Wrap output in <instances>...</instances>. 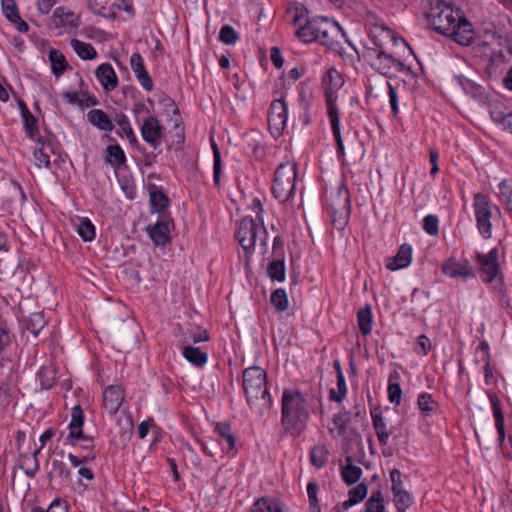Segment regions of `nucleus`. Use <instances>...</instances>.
<instances>
[{
  "label": "nucleus",
  "instance_id": "obj_1",
  "mask_svg": "<svg viewBox=\"0 0 512 512\" xmlns=\"http://www.w3.org/2000/svg\"><path fill=\"white\" fill-rule=\"evenodd\" d=\"M428 3L430 9L425 15L434 31L450 37L463 46L473 42L472 24L465 18L461 9L443 0H428Z\"/></svg>",
  "mask_w": 512,
  "mask_h": 512
},
{
  "label": "nucleus",
  "instance_id": "obj_2",
  "mask_svg": "<svg viewBox=\"0 0 512 512\" xmlns=\"http://www.w3.org/2000/svg\"><path fill=\"white\" fill-rule=\"evenodd\" d=\"M309 404L296 388L284 389L281 397V426L286 434L299 437L307 427Z\"/></svg>",
  "mask_w": 512,
  "mask_h": 512
},
{
  "label": "nucleus",
  "instance_id": "obj_3",
  "mask_svg": "<svg viewBox=\"0 0 512 512\" xmlns=\"http://www.w3.org/2000/svg\"><path fill=\"white\" fill-rule=\"evenodd\" d=\"M296 37L303 43L319 42L330 49H336L340 44V38L344 36L342 27L327 17H313L300 26Z\"/></svg>",
  "mask_w": 512,
  "mask_h": 512
},
{
  "label": "nucleus",
  "instance_id": "obj_4",
  "mask_svg": "<svg viewBox=\"0 0 512 512\" xmlns=\"http://www.w3.org/2000/svg\"><path fill=\"white\" fill-rule=\"evenodd\" d=\"M343 85V79L335 68H330L322 78V86L326 98L327 114L331 124V130L337 144L339 155H345L344 143L341 137L339 109L336 101L337 91Z\"/></svg>",
  "mask_w": 512,
  "mask_h": 512
},
{
  "label": "nucleus",
  "instance_id": "obj_5",
  "mask_svg": "<svg viewBox=\"0 0 512 512\" xmlns=\"http://www.w3.org/2000/svg\"><path fill=\"white\" fill-rule=\"evenodd\" d=\"M243 389L250 407L269 409L272 403L267 388V373L259 366H251L243 371Z\"/></svg>",
  "mask_w": 512,
  "mask_h": 512
},
{
  "label": "nucleus",
  "instance_id": "obj_6",
  "mask_svg": "<svg viewBox=\"0 0 512 512\" xmlns=\"http://www.w3.org/2000/svg\"><path fill=\"white\" fill-rule=\"evenodd\" d=\"M475 262L479 271L480 278L483 283L491 284L499 279V294L505 296L504 276L500 268V250L499 246L493 247L487 253L476 252Z\"/></svg>",
  "mask_w": 512,
  "mask_h": 512
},
{
  "label": "nucleus",
  "instance_id": "obj_7",
  "mask_svg": "<svg viewBox=\"0 0 512 512\" xmlns=\"http://www.w3.org/2000/svg\"><path fill=\"white\" fill-rule=\"evenodd\" d=\"M297 166L294 162L281 163L274 173L272 194L279 203H286L295 195Z\"/></svg>",
  "mask_w": 512,
  "mask_h": 512
},
{
  "label": "nucleus",
  "instance_id": "obj_8",
  "mask_svg": "<svg viewBox=\"0 0 512 512\" xmlns=\"http://www.w3.org/2000/svg\"><path fill=\"white\" fill-rule=\"evenodd\" d=\"M236 238L246 253H249L256 245L257 240L262 246L267 245V231L262 218L259 221L252 217H244L236 232Z\"/></svg>",
  "mask_w": 512,
  "mask_h": 512
},
{
  "label": "nucleus",
  "instance_id": "obj_9",
  "mask_svg": "<svg viewBox=\"0 0 512 512\" xmlns=\"http://www.w3.org/2000/svg\"><path fill=\"white\" fill-rule=\"evenodd\" d=\"M473 209L478 232L484 239H490L492 237V219L501 215L500 208L492 204L486 195L477 193L473 198Z\"/></svg>",
  "mask_w": 512,
  "mask_h": 512
},
{
  "label": "nucleus",
  "instance_id": "obj_10",
  "mask_svg": "<svg viewBox=\"0 0 512 512\" xmlns=\"http://www.w3.org/2000/svg\"><path fill=\"white\" fill-rule=\"evenodd\" d=\"M351 212L350 192L347 186L342 183L339 185L336 195L332 198L329 205V213L332 224L338 230H343L348 223Z\"/></svg>",
  "mask_w": 512,
  "mask_h": 512
},
{
  "label": "nucleus",
  "instance_id": "obj_11",
  "mask_svg": "<svg viewBox=\"0 0 512 512\" xmlns=\"http://www.w3.org/2000/svg\"><path fill=\"white\" fill-rule=\"evenodd\" d=\"M267 118L270 133L278 138L282 135L287 123V104L283 95L271 102Z\"/></svg>",
  "mask_w": 512,
  "mask_h": 512
},
{
  "label": "nucleus",
  "instance_id": "obj_12",
  "mask_svg": "<svg viewBox=\"0 0 512 512\" xmlns=\"http://www.w3.org/2000/svg\"><path fill=\"white\" fill-rule=\"evenodd\" d=\"M486 394L491 404V409L495 420L497 441L503 450H507L508 447L512 448V436L509 435L508 437H506L504 413L502 410L500 399L495 393L491 391H486Z\"/></svg>",
  "mask_w": 512,
  "mask_h": 512
},
{
  "label": "nucleus",
  "instance_id": "obj_13",
  "mask_svg": "<svg viewBox=\"0 0 512 512\" xmlns=\"http://www.w3.org/2000/svg\"><path fill=\"white\" fill-rule=\"evenodd\" d=\"M375 58L371 66L383 75L391 74L392 72H403L411 74V68L405 65L402 61L396 59L391 54H387L381 50H374Z\"/></svg>",
  "mask_w": 512,
  "mask_h": 512
},
{
  "label": "nucleus",
  "instance_id": "obj_14",
  "mask_svg": "<svg viewBox=\"0 0 512 512\" xmlns=\"http://www.w3.org/2000/svg\"><path fill=\"white\" fill-rule=\"evenodd\" d=\"M85 421V414L80 405H75L72 408L71 420L68 425L69 434L67 440L71 445H75V441H91L92 436L85 435L83 432V426Z\"/></svg>",
  "mask_w": 512,
  "mask_h": 512
},
{
  "label": "nucleus",
  "instance_id": "obj_15",
  "mask_svg": "<svg viewBox=\"0 0 512 512\" xmlns=\"http://www.w3.org/2000/svg\"><path fill=\"white\" fill-rule=\"evenodd\" d=\"M141 136L153 149H158L163 136V127L160 121L154 116L144 119L140 128Z\"/></svg>",
  "mask_w": 512,
  "mask_h": 512
},
{
  "label": "nucleus",
  "instance_id": "obj_16",
  "mask_svg": "<svg viewBox=\"0 0 512 512\" xmlns=\"http://www.w3.org/2000/svg\"><path fill=\"white\" fill-rule=\"evenodd\" d=\"M473 40L476 45L483 48V53L485 54H494L496 53V45L502 46L504 42H507V39L501 35H499L493 27L485 28L479 36Z\"/></svg>",
  "mask_w": 512,
  "mask_h": 512
},
{
  "label": "nucleus",
  "instance_id": "obj_17",
  "mask_svg": "<svg viewBox=\"0 0 512 512\" xmlns=\"http://www.w3.org/2000/svg\"><path fill=\"white\" fill-rule=\"evenodd\" d=\"M124 397V389L120 385L107 386L103 391V407L113 415L119 410Z\"/></svg>",
  "mask_w": 512,
  "mask_h": 512
},
{
  "label": "nucleus",
  "instance_id": "obj_18",
  "mask_svg": "<svg viewBox=\"0 0 512 512\" xmlns=\"http://www.w3.org/2000/svg\"><path fill=\"white\" fill-rule=\"evenodd\" d=\"M441 271L443 274L449 276L450 278L461 277L463 279H467L473 278L475 276L471 266L467 261L458 262L454 258H449L443 262Z\"/></svg>",
  "mask_w": 512,
  "mask_h": 512
},
{
  "label": "nucleus",
  "instance_id": "obj_19",
  "mask_svg": "<svg viewBox=\"0 0 512 512\" xmlns=\"http://www.w3.org/2000/svg\"><path fill=\"white\" fill-rule=\"evenodd\" d=\"M171 219H162L154 225H149L146 229L150 239L156 246H165L170 242V224Z\"/></svg>",
  "mask_w": 512,
  "mask_h": 512
},
{
  "label": "nucleus",
  "instance_id": "obj_20",
  "mask_svg": "<svg viewBox=\"0 0 512 512\" xmlns=\"http://www.w3.org/2000/svg\"><path fill=\"white\" fill-rule=\"evenodd\" d=\"M370 414L372 419V426L377 436L378 442L381 446H386L388 444L390 435L393 433V428H388L387 423L382 416L380 407H374L371 409Z\"/></svg>",
  "mask_w": 512,
  "mask_h": 512
},
{
  "label": "nucleus",
  "instance_id": "obj_21",
  "mask_svg": "<svg viewBox=\"0 0 512 512\" xmlns=\"http://www.w3.org/2000/svg\"><path fill=\"white\" fill-rule=\"evenodd\" d=\"M95 76L106 92L113 91L118 86V77L109 63L100 64L95 70Z\"/></svg>",
  "mask_w": 512,
  "mask_h": 512
},
{
  "label": "nucleus",
  "instance_id": "obj_22",
  "mask_svg": "<svg viewBox=\"0 0 512 512\" xmlns=\"http://www.w3.org/2000/svg\"><path fill=\"white\" fill-rule=\"evenodd\" d=\"M412 261V247L410 244H402L393 258H388L386 268L391 271L406 268Z\"/></svg>",
  "mask_w": 512,
  "mask_h": 512
},
{
  "label": "nucleus",
  "instance_id": "obj_23",
  "mask_svg": "<svg viewBox=\"0 0 512 512\" xmlns=\"http://www.w3.org/2000/svg\"><path fill=\"white\" fill-rule=\"evenodd\" d=\"M148 190L150 211L152 213H162L169 206L168 196L154 184L149 185Z\"/></svg>",
  "mask_w": 512,
  "mask_h": 512
},
{
  "label": "nucleus",
  "instance_id": "obj_24",
  "mask_svg": "<svg viewBox=\"0 0 512 512\" xmlns=\"http://www.w3.org/2000/svg\"><path fill=\"white\" fill-rule=\"evenodd\" d=\"M215 432L219 437V443L223 446V450L230 452L234 450L236 437L232 432L231 425L227 422L217 423L215 425Z\"/></svg>",
  "mask_w": 512,
  "mask_h": 512
},
{
  "label": "nucleus",
  "instance_id": "obj_25",
  "mask_svg": "<svg viewBox=\"0 0 512 512\" xmlns=\"http://www.w3.org/2000/svg\"><path fill=\"white\" fill-rule=\"evenodd\" d=\"M87 119L91 125L97 127L101 131L111 132L114 129V124L110 117L102 109H91L87 113Z\"/></svg>",
  "mask_w": 512,
  "mask_h": 512
},
{
  "label": "nucleus",
  "instance_id": "obj_26",
  "mask_svg": "<svg viewBox=\"0 0 512 512\" xmlns=\"http://www.w3.org/2000/svg\"><path fill=\"white\" fill-rule=\"evenodd\" d=\"M39 453L40 449H37L33 453H23L20 455L19 467L29 478H34L39 470Z\"/></svg>",
  "mask_w": 512,
  "mask_h": 512
},
{
  "label": "nucleus",
  "instance_id": "obj_27",
  "mask_svg": "<svg viewBox=\"0 0 512 512\" xmlns=\"http://www.w3.org/2000/svg\"><path fill=\"white\" fill-rule=\"evenodd\" d=\"M114 120L120 128V130L117 131V134L121 137L125 135L129 143L133 146L136 145L138 147V150L142 152L141 148L139 147L138 139L135 136V133L132 129L128 117L125 114L120 113L116 115Z\"/></svg>",
  "mask_w": 512,
  "mask_h": 512
},
{
  "label": "nucleus",
  "instance_id": "obj_28",
  "mask_svg": "<svg viewBox=\"0 0 512 512\" xmlns=\"http://www.w3.org/2000/svg\"><path fill=\"white\" fill-rule=\"evenodd\" d=\"M345 466L342 467L341 477L345 484L353 485L359 481L361 478L363 471L359 466L353 464L352 457L348 456L345 459Z\"/></svg>",
  "mask_w": 512,
  "mask_h": 512
},
{
  "label": "nucleus",
  "instance_id": "obj_29",
  "mask_svg": "<svg viewBox=\"0 0 512 512\" xmlns=\"http://www.w3.org/2000/svg\"><path fill=\"white\" fill-rule=\"evenodd\" d=\"M105 153V162L115 169H120L126 164V155L118 144L107 146Z\"/></svg>",
  "mask_w": 512,
  "mask_h": 512
},
{
  "label": "nucleus",
  "instance_id": "obj_30",
  "mask_svg": "<svg viewBox=\"0 0 512 512\" xmlns=\"http://www.w3.org/2000/svg\"><path fill=\"white\" fill-rule=\"evenodd\" d=\"M184 358L197 367H203L208 361L207 353L194 346H185L182 352Z\"/></svg>",
  "mask_w": 512,
  "mask_h": 512
},
{
  "label": "nucleus",
  "instance_id": "obj_31",
  "mask_svg": "<svg viewBox=\"0 0 512 512\" xmlns=\"http://www.w3.org/2000/svg\"><path fill=\"white\" fill-rule=\"evenodd\" d=\"M70 45L78 57L83 60H93L97 57V51L90 43L73 38L70 41Z\"/></svg>",
  "mask_w": 512,
  "mask_h": 512
},
{
  "label": "nucleus",
  "instance_id": "obj_32",
  "mask_svg": "<svg viewBox=\"0 0 512 512\" xmlns=\"http://www.w3.org/2000/svg\"><path fill=\"white\" fill-rule=\"evenodd\" d=\"M417 405L421 413L426 417L433 415L439 406L432 398V395L427 392H423L418 395Z\"/></svg>",
  "mask_w": 512,
  "mask_h": 512
},
{
  "label": "nucleus",
  "instance_id": "obj_33",
  "mask_svg": "<svg viewBox=\"0 0 512 512\" xmlns=\"http://www.w3.org/2000/svg\"><path fill=\"white\" fill-rule=\"evenodd\" d=\"M48 477L51 479L53 477L60 478L63 482L71 483V472L66 466V464L59 459H53L51 462V470L48 472Z\"/></svg>",
  "mask_w": 512,
  "mask_h": 512
},
{
  "label": "nucleus",
  "instance_id": "obj_34",
  "mask_svg": "<svg viewBox=\"0 0 512 512\" xmlns=\"http://www.w3.org/2000/svg\"><path fill=\"white\" fill-rule=\"evenodd\" d=\"M22 120L24 125V130L26 132V135L36 141L37 143H41V137H38L39 129L37 125V119L36 117L30 112H26L22 114Z\"/></svg>",
  "mask_w": 512,
  "mask_h": 512
},
{
  "label": "nucleus",
  "instance_id": "obj_35",
  "mask_svg": "<svg viewBox=\"0 0 512 512\" xmlns=\"http://www.w3.org/2000/svg\"><path fill=\"white\" fill-rule=\"evenodd\" d=\"M358 327L360 332L366 336L369 335L372 331V310L369 305L365 308L360 309L357 313Z\"/></svg>",
  "mask_w": 512,
  "mask_h": 512
},
{
  "label": "nucleus",
  "instance_id": "obj_36",
  "mask_svg": "<svg viewBox=\"0 0 512 512\" xmlns=\"http://www.w3.org/2000/svg\"><path fill=\"white\" fill-rule=\"evenodd\" d=\"M46 320L44 314L41 312L32 313L25 321L23 327L31 332L34 336H37L40 331L45 327Z\"/></svg>",
  "mask_w": 512,
  "mask_h": 512
},
{
  "label": "nucleus",
  "instance_id": "obj_37",
  "mask_svg": "<svg viewBox=\"0 0 512 512\" xmlns=\"http://www.w3.org/2000/svg\"><path fill=\"white\" fill-rule=\"evenodd\" d=\"M49 60L51 62L52 72L55 76H60L64 73L67 68V61L62 52L56 49H52L49 52Z\"/></svg>",
  "mask_w": 512,
  "mask_h": 512
},
{
  "label": "nucleus",
  "instance_id": "obj_38",
  "mask_svg": "<svg viewBox=\"0 0 512 512\" xmlns=\"http://www.w3.org/2000/svg\"><path fill=\"white\" fill-rule=\"evenodd\" d=\"M385 504L381 490L372 491L370 497L365 502L363 512H384Z\"/></svg>",
  "mask_w": 512,
  "mask_h": 512
},
{
  "label": "nucleus",
  "instance_id": "obj_39",
  "mask_svg": "<svg viewBox=\"0 0 512 512\" xmlns=\"http://www.w3.org/2000/svg\"><path fill=\"white\" fill-rule=\"evenodd\" d=\"M267 273L272 281L283 282L286 274L284 259L280 258L270 262L267 267Z\"/></svg>",
  "mask_w": 512,
  "mask_h": 512
},
{
  "label": "nucleus",
  "instance_id": "obj_40",
  "mask_svg": "<svg viewBox=\"0 0 512 512\" xmlns=\"http://www.w3.org/2000/svg\"><path fill=\"white\" fill-rule=\"evenodd\" d=\"M328 449L323 445L315 446L311 449V464L316 468H323L328 462Z\"/></svg>",
  "mask_w": 512,
  "mask_h": 512
},
{
  "label": "nucleus",
  "instance_id": "obj_41",
  "mask_svg": "<svg viewBox=\"0 0 512 512\" xmlns=\"http://www.w3.org/2000/svg\"><path fill=\"white\" fill-rule=\"evenodd\" d=\"M490 115L495 123L501 125L503 129L512 133V111L506 112L495 108L491 110Z\"/></svg>",
  "mask_w": 512,
  "mask_h": 512
},
{
  "label": "nucleus",
  "instance_id": "obj_42",
  "mask_svg": "<svg viewBox=\"0 0 512 512\" xmlns=\"http://www.w3.org/2000/svg\"><path fill=\"white\" fill-rule=\"evenodd\" d=\"M393 502L398 512H405L413 503V497L406 490L393 493Z\"/></svg>",
  "mask_w": 512,
  "mask_h": 512
},
{
  "label": "nucleus",
  "instance_id": "obj_43",
  "mask_svg": "<svg viewBox=\"0 0 512 512\" xmlns=\"http://www.w3.org/2000/svg\"><path fill=\"white\" fill-rule=\"evenodd\" d=\"M77 233L85 242L92 241L95 236V226L88 218H82L77 227Z\"/></svg>",
  "mask_w": 512,
  "mask_h": 512
},
{
  "label": "nucleus",
  "instance_id": "obj_44",
  "mask_svg": "<svg viewBox=\"0 0 512 512\" xmlns=\"http://www.w3.org/2000/svg\"><path fill=\"white\" fill-rule=\"evenodd\" d=\"M270 301L278 312H283L288 308L289 301L287 293L283 288L274 290L271 294Z\"/></svg>",
  "mask_w": 512,
  "mask_h": 512
},
{
  "label": "nucleus",
  "instance_id": "obj_45",
  "mask_svg": "<svg viewBox=\"0 0 512 512\" xmlns=\"http://www.w3.org/2000/svg\"><path fill=\"white\" fill-rule=\"evenodd\" d=\"M499 198L512 213V180L504 179L499 184Z\"/></svg>",
  "mask_w": 512,
  "mask_h": 512
},
{
  "label": "nucleus",
  "instance_id": "obj_46",
  "mask_svg": "<svg viewBox=\"0 0 512 512\" xmlns=\"http://www.w3.org/2000/svg\"><path fill=\"white\" fill-rule=\"evenodd\" d=\"M111 0H88V5L91 11L103 17H109L115 13L110 8Z\"/></svg>",
  "mask_w": 512,
  "mask_h": 512
},
{
  "label": "nucleus",
  "instance_id": "obj_47",
  "mask_svg": "<svg viewBox=\"0 0 512 512\" xmlns=\"http://www.w3.org/2000/svg\"><path fill=\"white\" fill-rule=\"evenodd\" d=\"M212 150H213V181L214 185L216 187L220 186V178L222 173V160H221V153L217 146V144L213 141L212 142Z\"/></svg>",
  "mask_w": 512,
  "mask_h": 512
},
{
  "label": "nucleus",
  "instance_id": "obj_48",
  "mask_svg": "<svg viewBox=\"0 0 512 512\" xmlns=\"http://www.w3.org/2000/svg\"><path fill=\"white\" fill-rule=\"evenodd\" d=\"M347 386L344 375L337 377V391L331 389L329 392V399L333 402L340 403L346 398Z\"/></svg>",
  "mask_w": 512,
  "mask_h": 512
},
{
  "label": "nucleus",
  "instance_id": "obj_49",
  "mask_svg": "<svg viewBox=\"0 0 512 512\" xmlns=\"http://www.w3.org/2000/svg\"><path fill=\"white\" fill-rule=\"evenodd\" d=\"M423 230L430 236H437L439 234V219L436 215L429 214L423 218Z\"/></svg>",
  "mask_w": 512,
  "mask_h": 512
},
{
  "label": "nucleus",
  "instance_id": "obj_50",
  "mask_svg": "<svg viewBox=\"0 0 512 512\" xmlns=\"http://www.w3.org/2000/svg\"><path fill=\"white\" fill-rule=\"evenodd\" d=\"M2 11L9 21L20 20V14L15 0H1Z\"/></svg>",
  "mask_w": 512,
  "mask_h": 512
},
{
  "label": "nucleus",
  "instance_id": "obj_51",
  "mask_svg": "<svg viewBox=\"0 0 512 512\" xmlns=\"http://www.w3.org/2000/svg\"><path fill=\"white\" fill-rule=\"evenodd\" d=\"M219 39L226 45H233L238 40V33L232 26L224 25L220 29Z\"/></svg>",
  "mask_w": 512,
  "mask_h": 512
},
{
  "label": "nucleus",
  "instance_id": "obj_52",
  "mask_svg": "<svg viewBox=\"0 0 512 512\" xmlns=\"http://www.w3.org/2000/svg\"><path fill=\"white\" fill-rule=\"evenodd\" d=\"M273 498L264 496L257 499L250 507L249 512H272Z\"/></svg>",
  "mask_w": 512,
  "mask_h": 512
},
{
  "label": "nucleus",
  "instance_id": "obj_53",
  "mask_svg": "<svg viewBox=\"0 0 512 512\" xmlns=\"http://www.w3.org/2000/svg\"><path fill=\"white\" fill-rule=\"evenodd\" d=\"M367 493H368L367 485L364 483H360L348 491V498L351 499L354 502V504L356 505V504L360 503L367 496Z\"/></svg>",
  "mask_w": 512,
  "mask_h": 512
},
{
  "label": "nucleus",
  "instance_id": "obj_54",
  "mask_svg": "<svg viewBox=\"0 0 512 512\" xmlns=\"http://www.w3.org/2000/svg\"><path fill=\"white\" fill-rule=\"evenodd\" d=\"M349 413H337L333 416V424L338 429V435L342 436L346 433L347 424L350 420Z\"/></svg>",
  "mask_w": 512,
  "mask_h": 512
},
{
  "label": "nucleus",
  "instance_id": "obj_55",
  "mask_svg": "<svg viewBox=\"0 0 512 512\" xmlns=\"http://www.w3.org/2000/svg\"><path fill=\"white\" fill-rule=\"evenodd\" d=\"M388 399L391 403L400 404L402 397V389L399 383H393L389 380L388 383Z\"/></svg>",
  "mask_w": 512,
  "mask_h": 512
},
{
  "label": "nucleus",
  "instance_id": "obj_56",
  "mask_svg": "<svg viewBox=\"0 0 512 512\" xmlns=\"http://www.w3.org/2000/svg\"><path fill=\"white\" fill-rule=\"evenodd\" d=\"M460 84L467 93L472 94L474 97H480L483 94V87L469 79H461Z\"/></svg>",
  "mask_w": 512,
  "mask_h": 512
},
{
  "label": "nucleus",
  "instance_id": "obj_57",
  "mask_svg": "<svg viewBox=\"0 0 512 512\" xmlns=\"http://www.w3.org/2000/svg\"><path fill=\"white\" fill-rule=\"evenodd\" d=\"M41 147L35 149L34 151V158H35V164L38 167L45 166L47 168L50 167V157L47 153L43 151L44 142L41 139V143H39Z\"/></svg>",
  "mask_w": 512,
  "mask_h": 512
},
{
  "label": "nucleus",
  "instance_id": "obj_58",
  "mask_svg": "<svg viewBox=\"0 0 512 512\" xmlns=\"http://www.w3.org/2000/svg\"><path fill=\"white\" fill-rule=\"evenodd\" d=\"M189 336L194 343L205 342L209 340L208 331L202 327H192L189 330Z\"/></svg>",
  "mask_w": 512,
  "mask_h": 512
},
{
  "label": "nucleus",
  "instance_id": "obj_59",
  "mask_svg": "<svg viewBox=\"0 0 512 512\" xmlns=\"http://www.w3.org/2000/svg\"><path fill=\"white\" fill-rule=\"evenodd\" d=\"M130 66L135 76L146 70L143 57L139 53H133L131 55Z\"/></svg>",
  "mask_w": 512,
  "mask_h": 512
},
{
  "label": "nucleus",
  "instance_id": "obj_60",
  "mask_svg": "<svg viewBox=\"0 0 512 512\" xmlns=\"http://www.w3.org/2000/svg\"><path fill=\"white\" fill-rule=\"evenodd\" d=\"M387 86H388L389 103L391 106L392 114L394 117H396L399 112L398 94H397L395 87L391 83L388 82Z\"/></svg>",
  "mask_w": 512,
  "mask_h": 512
},
{
  "label": "nucleus",
  "instance_id": "obj_61",
  "mask_svg": "<svg viewBox=\"0 0 512 512\" xmlns=\"http://www.w3.org/2000/svg\"><path fill=\"white\" fill-rule=\"evenodd\" d=\"M390 480L392 482V493L404 490L403 488V481H402V473L400 470L394 468L390 472Z\"/></svg>",
  "mask_w": 512,
  "mask_h": 512
},
{
  "label": "nucleus",
  "instance_id": "obj_62",
  "mask_svg": "<svg viewBox=\"0 0 512 512\" xmlns=\"http://www.w3.org/2000/svg\"><path fill=\"white\" fill-rule=\"evenodd\" d=\"M289 11L293 12V19L292 22L294 25L298 24V22L303 19L307 13V8L299 3H295L292 7H289Z\"/></svg>",
  "mask_w": 512,
  "mask_h": 512
},
{
  "label": "nucleus",
  "instance_id": "obj_63",
  "mask_svg": "<svg viewBox=\"0 0 512 512\" xmlns=\"http://www.w3.org/2000/svg\"><path fill=\"white\" fill-rule=\"evenodd\" d=\"M417 347L418 354L427 355L431 349L430 339L424 334L420 335L417 339Z\"/></svg>",
  "mask_w": 512,
  "mask_h": 512
},
{
  "label": "nucleus",
  "instance_id": "obj_64",
  "mask_svg": "<svg viewBox=\"0 0 512 512\" xmlns=\"http://www.w3.org/2000/svg\"><path fill=\"white\" fill-rule=\"evenodd\" d=\"M45 512H68V505L65 500L55 499Z\"/></svg>",
  "mask_w": 512,
  "mask_h": 512
}]
</instances>
